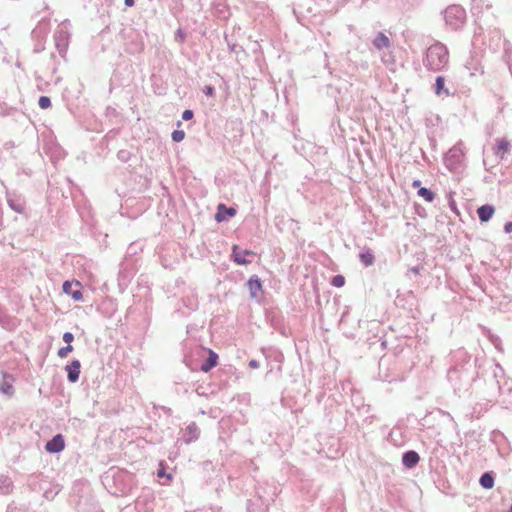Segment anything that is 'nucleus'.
<instances>
[{
  "label": "nucleus",
  "instance_id": "nucleus-1",
  "mask_svg": "<svg viewBox=\"0 0 512 512\" xmlns=\"http://www.w3.org/2000/svg\"><path fill=\"white\" fill-rule=\"evenodd\" d=\"M449 62V53L445 45L435 43L431 45L423 58L424 66L431 71L438 72L443 70Z\"/></svg>",
  "mask_w": 512,
  "mask_h": 512
},
{
  "label": "nucleus",
  "instance_id": "nucleus-2",
  "mask_svg": "<svg viewBox=\"0 0 512 512\" xmlns=\"http://www.w3.org/2000/svg\"><path fill=\"white\" fill-rule=\"evenodd\" d=\"M444 18L448 25L457 29L465 18V10L459 5H451L445 10Z\"/></svg>",
  "mask_w": 512,
  "mask_h": 512
},
{
  "label": "nucleus",
  "instance_id": "nucleus-3",
  "mask_svg": "<svg viewBox=\"0 0 512 512\" xmlns=\"http://www.w3.org/2000/svg\"><path fill=\"white\" fill-rule=\"evenodd\" d=\"M464 151L460 144L452 147L446 154L444 161L450 170H456L464 159Z\"/></svg>",
  "mask_w": 512,
  "mask_h": 512
},
{
  "label": "nucleus",
  "instance_id": "nucleus-4",
  "mask_svg": "<svg viewBox=\"0 0 512 512\" xmlns=\"http://www.w3.org/2000/svg\"><path fill=\"white\" fill-rule=\"evenodd\" d=\"M81 286V283L77 280L74 282L65 281L63 283L62 289L63 292L70 295L74 301H81L83 298Z\"/></svg>",
  "mask_w": 512,
  "mask_h": 512
},
{
  "label": "nucleus",
  "instance_id": "nucleus-5",
  "mask_svg": "<svg viewBox=\"0 0 512 512\" xmlns=\"http://www.w3.org/2000/svg\"><path fill=\"white\" fill-rule=\"evenodd\" d=\"M248 288L252 298L260 300L263 297L264 290L262 283L258 276L254 275L248 280Z\"/></svg>",
  "mask_w": 512,
  "mask_h": 512
},
{
  "label": "nucleus",
  "instance_id": "nucleus-6",
  "mask_svg": "<svg viewBox=\"0 0 512 512\" xmlns=\"http://www.w3.org/2000/svg\"><path fill=\"white\" fill-rule=\"evenodd\" d=\"M255 253L250 250L240 251L237 245H234L232 248V258L234 262L239 265H246L251 263V260L247 259V256H254Z\"/></svg>",
  "mask_w": 512,
  "mask_h": 512
},
{
  "label": "nucleus",
  "instance_id": "nucleus-7",
  "mask_svg": "<svg viewBox=\"0 0 512 512\" xmlns=\"http://www.w3.org/2000/svg\"><path fill=\"white\" fill-rule=\"evenodd\" d=\"M65 448V441L61 434H57L45 445V449L49 453H58Z\"/></svg>",
  "mask_w": 512,
  "mask_h": 512
},
{
  "label": "nucleus",
  "instance_id": "nucleus-8",
  "mask_svg": "<svg viewBox=\"0 0 512 512\" xmlns=\"http://www.w3.org/2000/svg\"><path fill=\"white\" fill-rule=\"evenodd\" d=\"M445 82H446V80L443 76L436 77L433 91H434L435 95H437L438 97H448L451 95V92L445 86Z\"/></svg>",
  "mask_w": 512,
  "mask_h": 512
},
{
  "label": "nucleus",
  "instance_id": "nucleus-9",
  "mask_svg": "<svg viewBox=\"0 0 512 512\" xmlns=\"http://www.w3.org/2000/svg\"><path fill=\"white\" fill-rule=\"evenodd\" d=\"M81 364L78 360H73L66 366L68 380L72 383L79 379Z\"/></svg>",
  "mask_w": 512,
  "mask_h": 512
},
{
  "label": "nucleus",
  "instance_id": "nucleus-10",
  "mask_svg": "<svg viewBox=\"0 0 512 512\" xmlns=\"http://www.w3.org/2000/svg\"><path fill=\"white\" fill-rule=\"evenodd\" d=\"M225 214L233 217L236 214V209L227 208L225 204H219L217 207V213L215 214V220L217 222H222L226 219Z\"/></svg>",
  "mask_w": 512,
  "mask_h": 512
},
{
  "label": "nucleus",
  "instance_id": "nucleus-11",
  "mask_svg": "<svg viewBox=\"0 0 512 512\" xmlns=\"http://www.w3.org/2000/svg\"><path fill=\"white\" fill-rule=\"evenodd\" d=\"M494 207L489 204L482 205L478 208L477 214L481 222H487L494 214Z\"/></svg>",
  "mask_w": 512,
  "mask_h": 512
},
{
  "label": "nucleus",
  "instance_id": "nucleus-12",
  "mask_svg": "<svg viewBox=\"0 0 512 512\" xmlns=\"http://www.w3.org/2000/svg\"><path fill=\"white\" fill-rule=\"evenodd\" d=\"M208 354L207 361L201 366L203 372H208L217 365L218 355L211 349L208 350Z\"/></svg>",
  "mask_w": 512,
  "mask_h": 512
},
{
  "label": "nucleus",
  "instance_id": "nucleus-13",
  "mask_svg": "<svg viewBox=\"0 0 512 512\" xmlns=\"http://www.w3.org/2000/svg\"><path fill=\"white\" fill-rule=\"evenodd\" d=\"M418 196L422 197L426 202H433L436 198V193L429 188L421 187L418 181Z\"/></svg>",
  "mask_w": 512,
  "mask_h": 512
},
{
  "label": "nucleus",
  "instance_id": "nucleus-14",
  "mask_svg": "<svg viewBox=\"0 0 512 512\" xmlns=\"http://www.w3.org/2000/svg\"><path fill=\"white\" fill-rule=\"evenodd\" d=\"M509 146V142L505 139L497 140L495 154L500 158H503L504 155L508 152Z\"/></svg>",
  "mask_w": 512,
  "mask_h": 512
},
{
  "label": "nucleus",
  "instance_id": "nucleus-15",
  "mask_svg": "<svg viewBox=\"0 0 512 512\" xmlns=\"http://www.w3.org/2000/svg\"><path fill=\"white\" fill-rule=\"evenodd\" d=\"M374 45L377 49L388 48L390 40L384 33H379L374 39Z\"/></svg>",
  "mask_w": 512,
  "mask_h": 512
},
{
  "label": "nucleus",
  "instance_id": "nucleus-16",
  "mask_svg": "<svg viewBox=\"0 0 512 512\" xmlns=\"http://www.w3.org/2000/svg\"><path fill=\"white\" fill-rule=\"evenodd\" d=\"M480 485L485 489H491L494 486V477L491 473L486 472L480 477Z\"/></svg>",
  "mask_w": 512,
  "mask_h": 512
},
{
  "label": "nucleus",
  "instance_id": "nucleus-17",
  "mask_svg": "<svg viewBox=\"0 0 512 512\" xmlns=\"http://www.w3.org/2000/svg\"><path fill=\"white\" fill-rule=\"evenodd\" d=\"M403 463L407 468H411L416 465V452L410 451L403 456Z\"/></svg>",
  "mask_w": 512,
  "mask_h": 512
},
{
  "label": "nucleus",
  "instance_id": "nucleus-18",
  "mask_svg": "<svg viewBox=\"0 0 512 512\" xmlns=\"http://www.w3.org/2000/svg\"><path fill=\"white\" fill-rule=\"evenodd\" d=\"M359 259L366 267L373 265L375 261V257L367 251L360 253Z\"/></svg>",
  "mask_w": 512,
  "mask_h": 512
},
{
  "label": "nucleus",
  "instance_id": "nucleus-19",
  "mask_svg": "<svg viewBox=\"0 0 512 512\" xmlns=\"http://www.w3.org/2000/svg\"><path fill=\"white\" fill-rule=\"evenodd\" d=\"M331 284L335 287H343L345 285V277L342 275H336L332 278Z\"/></svg>",
  "mask_w": 512,
  "mask_h": 512
},
{
  "label": "nucleus",
  "instance_id": "nucleus-20",
  "mask_svg": "<svg viewBox=\"0 0 512 512\" xmlns=\"http://www.w3.org/2000/svg\"><path fill=\"white\" fill-rule=\"evenodd\" d=\"M171 137L174 142H181L185 138V132L183 130H174Z\"/></svg>",
  "mask_w": 512,
  "mask_h": 512
},
{
  "label": "nucleus",
  "instance_id": "nucleus-21",
  "mask_svg": "<svg viewBox=\"0 0 512 512\" xmlns=\"http://www.w3.org/2000/svg\"><path fill=\"white\" fill-rule=\"evenodd\" d=\"M73 351L72 345H67L58 350V356L60 358H66Z\"/></svg>",
  "mask_w": 512,
  "mask_h": 512
},
{
  "label": "nucleus",
  "instance_id": "nucleus-22",
  "mask_svg": "<svg viewBox=\"0 0 512 512\" xmlns=\"http://www.w3.org/2000/svg\"><path fill=\"white\" fill-rule=\"evenodd\" d=\"M38 104L41 109H48L51 106L50 98L47 96H41Z\"/></svg>",
  "mask_w": 512,
  "mask_h": 512
},
{
  "label": "nucleus",
  "instance_id": "nucleus-23",
  "mask_svg": "<svg viewBox=\"0 0 512 512\" xmlns=\"http://www.w3.org/2000/svg\"><path fill=\"white\" fill-rule=\"evenodd\" d=\"M74 340V336L70 332H65L63 334V341L66 342L68 345H71V342Z\"/></svg>",
  "mask_w": 512,
  "mask_h": 512
},
{
  "label": "nucleus",
  "instance_id": "nucleus-24",
  "mask_svg": "<svg viewBox=\"0 0 512 512\" xmlns=\"http://www.w3.org/2000/svg\"><path fill=\"white\" fill-rule=\"evenodd\" d=\"M193 118V111L191 110H185L183 113H182V119L183 120H190Z\"/></svg>",
  "mask_w": 512,
  "mask_h": 512
},
{
  "label": "nucleus",
  "instance_id": "nucleus-25",
  "mask_svg": "<svg viewBox=\"0 0 512 512\" xmlns=\"http://www.w3.org/2000/svg\"><path fill=\"white\" fill-rule=\"evenodd\" d=\"M157 476L160 477V478L161 477H167L168 480L172 479L171 474H166L164 468H161V469L158 470Z\"/></svg>",
  "mask_w": 512,
  "mask_h": 512
},
{
  "label": "nucleus",
  "instance_id": "nucleus-26",
  "mask_svg": "<svg viewBox=\"0 0 512 512\" xmlns=\"http://www.w3.org/2000/svg\"><path fill=\"white\" fill-rule=\"evenodd\" d=\"M204 92L207 96H214V88L212 86H206Z\"/></svg>",
  "mask_w": 512,
  "mask_h": 512
},
{
  "label": "nucleus",
  "instance_id": "nucleus-27",
  "mask_svg": "<svg viewBox=\"0 0 512 512\" xmlns=\"http://www.w3.org/2000/svg\"><path fill=\"white\" fill-rule=\"evenodd\" d=\"M504 231L506 233H512V222H506L504 225Z\"/></svg>",
  "mask_w": 512,
  "mask_h": 512
},
{
  "label": "nucleus",
  "instance_id": "nucleus-28",
  "mask_svg": "<svg viewBox=\"0 0 512 512\" xmlns=\"http://www.w3.org/2000/svg\"><path fill=\"white\" fill-rule=\"evenodd\" d=\"M249 366L252 367V368H258L259 367V364L256 360H251L249 362Z\"/></svg>",
  "mask_w": 512,
  "mask_h": 512
},
{
  "label": "nucleus",
  "instance_id": "nucleus-29",
  "mask_svg": "<svg viewBox=\"0 0 512 512\" xmlns=\"http://www.w3.org/2000/svg\"><path fill=\"white\" fill-rule=\"evenodd\" d=\"M124 2H125V5H126V6H133V5H134V3H135V1H134V0H125Z\"/></svg>",
  "mask_w": 512,
  "mask_h": 512
},
{
  "label": "nucleus",
  "instance_id": "nucleus-30",
  "mask_svg": "<svg viewBox=\"0 0 512 512\" xmlns=\"http://www.w3.org/2000/svg\"><path fill=\"white\" fill-rule=\"evenodd\" d=\"M508 512H512V504H511V507H510V509H509V511H508Z\"/></svg>",
  "mask_w": 512,
  "mask_h": 512
}]
</instances>
